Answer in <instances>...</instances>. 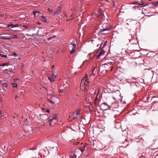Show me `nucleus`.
Returning a JSON list of instances; mask_svg holds the SVG:
<instances>
[{
    "label": "nucleus",
    "instance_id": "obj_19",
    "mask_svg": "<svg viewBox=\"0 0 158 158\" xmlns=\"http://www.w3.org/2000/svg\"><path fill=\"white\" fill-rule=\"evenodd\" d=\"M18 36L16 35H12L10 34V39L13 38H16L18 39Z\"/></svg>",
    "mask_w": 158,
    "mask_h": 158
},
{
    "label": "nucleus",
    "instance_id": "obj_1",
    "mask_svg": "<svg viewBox=\"0 0 158 158\" xmlns=\"http://www.w3.org/2000/svg\"><path fill=\"white\" fill-rule=\"evenodd\" d=\"M69 51L71 54H73L76 49V45L75 42L73 41L70 45L69 47Z\"/></svg>",
    "mask_w": 158,
    "mask_h": 158
},
{
    "label": "nucleus",
    "instance_id": "obj_5",
    "mask_svg": "<svg viewBox=\"0 0 158 158\" xmlns=\"http://www.w3.org/2000/svg\"><path fill=\"white\" fill-rule=\"evenodd\" d=\"M56 77V75H54V73H52V75L48 77V79L51 82H53L55 81Z\"/></svg>",
    "mask_w": 158,
    "mask_h": 158
},
{
    "label": "nucleus",
    "instance_id": "obj_32",
    "mask_svg": "<svg viewBox=\"0 0 158 158\" xmlns=\"http://www.w3.org/2000/svg\"><path fill=\"white\" fill-rule=\"evenodd\" d=\"M1 56L2 57H5V58H7V56L6 55H1Z\"/></svg>",
    "mask_w": 158,
    "mask_h": 158
},
{
    "label": "nucleus",
    "instance_id": "obj_8",
    "mask_svg": "<svg viewBox=\"0 0 158 158\" xmlns=\"http://www.w3.org/2000/svg\"><path fill=\"white\" fill-rule=\"evenodd\" d=\"M132 3L135 4L139 5H140V7H143V6H145V5H144L143 3V2H141L140 3H139V2L138 1L134 2H133Z\"/></svg>",
    "mask_w": 158,
    "mask_h": 158
},
{
    "label": "nucleus",
    "instance_id": "obj_2",
    "mask_svg": "<svg viewBox=\"0 0 158 158\" xmlns=\"http://www.w3.org/2000/svg\"><path fill=\"white\" fill-rule=\"evenodd\" d=\"M19 78L15 79L13 82L10 83V85H11L14 88L17 87V84L19 83Z\"/></svg>",
    "mask_w": 158,
    "mask_h": 158
},
{
    "label": "nucleus",
    "instance_id": "obj_35",
    "mask_svg": "<svg viewBox=\"0 0 158 158\" xmlns=\"http://www.w3.org/2000/svg\"><path fill=\"white\" fill-rule=\"evenodd\" d=\"M86 147V145H83V147H81L82 148L84 149V150H85V148Z\"/></svg>",
    "mask_w": 158,
    "mask_h": 158
},
{
    "label": "nucleus",
    "instance_id": "obj_51",
    "mask_svg": "<svg viewBox=\"0 0 158 158\" xmlns=\"http://www.w3.org/2000/svg\"><path fill=\"white\" fill-rule=\"evenodd\" d=\"M2 114V111L0 110V115L1 114Z\"/></svg>",
    "mask_w": 158,
    "mask_h": 158
},
{
    "label": "nucleus",
    "instance_id": "obj_24",
    "mask_svg": "<svg viewBox=\"0 0 158 158\" xmlns=\"http://www.w3.org/2000/svg\"><path fill=\"white\" fill-rule=\"evenodd\" d=\"M57 121V120H52V124H54L56 123Z\"/></svg>",
    "mask_w": 158,
    "mask_h": 158
},
{
    "label": "nucleus",
    "instance_id": "obj_42",
    "mask_svg": "<svg viewBox=\"0 0 158 158\" xmlns=\"http://www.w3.org/2000/svg\"><path fill=\"white\" fill-rule=\"evenodd\" d=\"M129 38H131L132 37V35L131 34H130L129 35Z\"/></svg>",
    "mask_w": 158,
    "mask_h": 158
},
{
    "label": "nucleus",
    "instance_id": "obj_61",
    "mask_svg": "<svg viewBox=\"0 0 158 158\" xmlns=\"http://www.w3.org/2000/svg\"><path fill=\"white\" fill-rule=\"evenodd\" d=\"M54 66V65L52 66V68L53 69V68Z\"/></svg>",
    "mask_w": 158,
    "mask_h": 158
},
{
    "label": "nucleus",
    "instance_id": "obj_9",
    "mask_svg": "<svg viewBox=\"0 0 158 158\" xmlns=\"http://www.w3.org/2000/svg\"><path fill=\"white\" fill-rule=\"evenodd\" d=\"M52 117L51 118H50V119L51 120H58V117L57 116V115L56 114H54L52 115Z\"/></svg>",
    "mask_w": 158,
    "mask_h": 158
},
{
    "label": "nucleus",
    "instance_id": "obj_60",
    "mask_svg": "<svg viewBox=\"0 0 158 158\" xmlns=\"http://www.w3.org/2000/svg\"><path fill=\"white\" fill-rule=\"evenodd\" d=\"M81 68V67H79L77 68V69H80V68Z\"/></svg>",
    "mask_w": 158,
    "mask_h": 158
},
{
    "label": "nucleus",
    "instance_id": "obj_63",
    "mask_svg": "<svg viewBox=\"0 0 158 158\" xmlns=\"http://www.w3.org/2000/svg\"><path fill=\"white\" fill-rule=\"evenodd\" d=\"M13 117L14 118H15V116H13Z\"/></svg>",
    "mask_w": 158,
    "mask_h": 158
},
{
    "label": "nucleus",
    "instance_id": "obj_17",
    "mask_svg": "<svg viewBox=\"0 0 158 158\" xmlns=\"http://www.w3.org/2000/svg\"><path fill=\"white\" fill-rule=\"evenodd\" d=\"M48 123L49 124V126H52V125H53V124H52V120H51L49 118H48Z\"/></svg>",
    "mask_w": 158,
    "mask_h": 158
},
{
    "label": "nucleus",
    "instance_id": "obj_4",
    "mask_svg": "<svg viewBox=\"0 0 158 158\" xmlns=\"http://www.w3.org/2000/svg\"><path fill=\"white\" fill-rule=\"evenodd\" d=\"M73 115L74 116L73 117V119H77L79 116L80 115V111L78 110H77L76 112H73Z\"/></svg>",
    "mask_w": 158,
    "mask_h": 158
},
{
    "label": "nucleus",
    "instance_id": "obj_13",
    "mask_svg": "<svg viewBox=\"0 0 158 158\" xmlns=\"http://www.w3.org/2000/svg\"><path fill=\"white\" fill-rule=\"evenodd\" d=\"M99 38H98V39H92L91 40V42L93 44H96L97 43V41L99 40Z\"/></svg>",
    "mask_w": 158,
    "mask_h": 158
},
{
    "label": "nucleus",
    "instance_id": "obj_56",
    "mask_svg": "<svg viewBox=\"0 0 158 158\" xmlns=\"http://www.w3.org/2000/svg\"><path fill=\"white\" fill-rule=\"evenodd\" d=\"M120 100L121 102L122 101V98H121V99H120Z\"/></svg>",
    "mask_w": 158,
    "mask_h": 158
},
{
    "label": "nucleus",
    "instance_id": "obj_14",
    "mask_svg": "<svg viewBox=\"0 0 158 158\" xmlns=\"http://www.w3.org/2000/svg\"><path fill=\"white\" fill-rule=\"evenodd\" d=\"M121 73H122L123 72L120 71L119 70H115V71L114 73V75H116L120 74Z\"/></svg>",
    "mask_w": 158,
    "mask_h": 158
},
{
    "label": "nucleus",
    "instance_id": "obj_27",
    "mask_svg": "<svg viewBox=\"0 0 158 158\" xmlns=\"http://www.w3.org/2000/svg\"><path fill=\"white\" fill-rule=\"evenodd\" d=\"M41 17H42V19H41L42 21H44V22L46 21V20L44 17L42 16Z\"/></svg>",
    "mask_w": 158,
    "mask_h": 158
},
{
    "label": "nucleus",
    "instance_id": "obj_55",
    "mask_svg": "<svg viewBox=\"0 0 158 158\" xmlns=\"http://www.w3.org/2000/svg\"><path fill=\"white\" fill-rule=\"evenodd\" d=\"M74 72V71H71V72L72 74Z\"/></svg>",
    "mask_w": 158,
    "mask_h": 158
},
{
    "label": "nucleus",
    "instance_id": "obj_50",
    "mask_svg": "<svg viewBox=\"0 0 158 158\" xmlns=\"http://www.w3.org/2000/svg\"><path fill=\"white\" fill-rule=\"evenodd\" d=\"M99 90H98V93L97 94V95L96 96H98V94H99Z\"/></svg>",
    "mask_w": 158,
    "mask_h": 158
},
{
    "label": "nucleus",
    "instance_id": "obj_64",
    "mask_svg": "<svg viewBox=\"0 0 158 158\" xmlns=\"http://www.w3.org/2000/svg\"><path fill=\"white\" fill-rule=\"evenodd\" d=\"M140 158H144V157L143 158V155H142V157H140Z\"/></svg>",
    "mask_w": 158,
    "mask_h": 158
},
{
    "label": "nucleus",
    "instance_id": "obj_11",
    "mask_svg": "<svg viewBox=\"0 0 158 158\" xmlns=\"http://www.w3.org/2000/svg\"><path fill=\"white\" fill-rule=\"evenodd\" d=\"M82 80H83V81H85L87 82L88 83H89V80L88 78V77L87 76H85L82 79Z\"/></svg>",
    "mask_w": 158,
    "mask_h": 158
},
{
    "label": "nucleus",
    "instance_id": "obj_30",
    "mask_svg": "<svg viewBox=\"0 0 158 158\" xmlns=\"http://www.w3.org/2000/svg\"><path fill=\"white\" fill-rule=\"evenodd\" d=\"M55 37V36H53V37H49L48 39H47V40H48V41H49V40H51V39H52V38H54Z\"/></svg>",
    "mask_w": 158,
    "mask_h": 158
},
{
    "label": "nucleus",
    "instance_id": "obj_26",
    "mask_svg": "<svg viewBox=\"0 0 158 158\" xmlns=\"http://www.w3.org/2000/svg\"><path fill=\"white\" fill-rule=\"evenodd\" d=\"M79 150H80V151L82 152V153H83L85 151V150H84V149L82 148H79Z\"/></svg>",
    "mask_w": 158,
    "mask_h": 158
},
{
    "label": "nucleus",
    "instance_id": "obj_58",
    "mask_svg": "<svg viewBox=\"0 0 158 158\" xmlns=\"http://www.w3.org/2000/svg\"><path fill=\"white\" fill-rule=\"evenodd\" d=\"M95 98H96V99H97L98 98V96H96V97H95Z\"/></svg>",
    "mask_w": 158,
    "mask_h": 158
},
{
    "label": "nucleus",
    "instance_id": "obj_57",
    "mask_svg": "<svg viewBox=\"0 0 158 158\" xmlns=\"http://www.w3.org/2000/svg\"><path fill=\"white\" fill-rule=\"evenodd\" d=\"M37 23L39 25H40V23L39 22H38Z\"/></svg>",
    "mask_w": 158,
    "mask_h": 158
},
{
    "label": "nucleus",
    "instance_id": "obj_41",
    "mask_svg": "<svg viewBox=\"0 0 158 158\" xmlns=\"http://www.w3.org/2000/svg\"><path fill=\"white\" fill-rule=\"evenodd\" d=\"M144 81V80L143 79H141L140 81L141 82H143Z\"/></svg>",
    "mask_w": 158,
    "mask_h": 158
},
{
    "label": "nucleus",
    "instance_id": "obj_62",
    "mask_svg": "<svg viewBox=\"0 0 158 158\" xmlns=\"http://www.w3.org/2000/svg\"><path fill=\"white\" fill-rule=\"evenodd\" d=\"M8 27H10V24H8Z\"/></svg>",
    "mask_w": 158,
    "mask_h": 158
},
{
    "label": "nucleus",
    "instance_id": "obj_23",
    "mask_svg": "<svg viewBox=\"0 0 158 158\" xmlns=\"http://www.w3.org/2000/svg\"><path fill=\"white\" fill-rule=\"evenodd\" d=\"M2 84L3 86L4 87H6L7 86V84L6 83H3Z\"/></svg>",
    "mask_w": 158,
    "mask_h": 158
},
{
    "label": "nucleus",
    "instance_id": "obj_16",
    "mask_svg": "<svg viewBox=\"0 0 158 158\" xmlns=\"http://www.w3.org/2000/svg\"><path fill=\"white\" fill-rule=\"evenodd\" d=\"M10 29L14 27H18L19 25L18 24H11L10 23Z\"/></svg>",
    "mask_w": 158,
    "mask_h": 158
},
{
    "label": "nucleus",
    "instance_id": "obj_46",
    "mask_svg": "<svg viewBox=\"0 0 158 158\" xmlns=\"http://www.w3.org/2000/svg\"><path fill=\"white\" fill-rule=\"evenodd\" d=\"M51 96L53 97L51 98H52H52H54H54H56L57 99V98H56V97H54L53 96V95H51Z\"/></svg>",
    "mask_w": 158,
    "mask_h": 158
},
{
    "label": "nucleus",
    "instance_id": "obj_39",
    "mask_svg": "<svg viewBox=\"0 0 158 158\" xmlns=\"http://www.w3.org/2000/svg\"><path fill=\"white\" fill-rule=\"evenodd\" d=\"M101 106L102 107H101V108L103 109H107V108H105V107L103 106Z\"/></svg>",
    "mask_w": 158,
    "mask_h": 158
},
{
    "label": "nucleus",
    "instance_id": "obj_52",
    "mask_svg": "<svg viewBox=\"0 0 158 158\" xmlns=\"http://www.w3.org/2000/svg\"><path fill=\"white\" fill-rule=\"evenodd\" d=\"M10 74H13L12 73H13V72H12V71H10Z\"/></svg>",
    "mask_w": 158,
    "mask_h": 158
},
{
    "label": "nucleus",
    "instance_id": "obj_3",
    "mask_svg": "<svg viewBox=\"0 0 158 158\" xmlns=\"http://www.w3.org/2000/svg\"><path fill=\"white\" fill-rule=\"evenodd\" d=\"M110 29L109 28H107V27H106L105 28H103V29H100V31L98 33V34L99 35H101L102 34H107V32L106 33H102V32L106 31H109Z\"/></svg>",
    "mask_w": 158,
    "mask_h": 158
},
{
    "label": "nucleus",
    "instance_id": "obj_48",
    "mask_svg": "<svg viewBox=\"0 0 158 158\" xmlns=\"http://www.w3.org/2000/svg\"><path fill=\"white\" fill-rule=\"evenodd\" d=\"M65 82L67 84H68V83H69V81H66Z\"/></svg>",
    "mask_w": 158,
    "mask_h": 158
},
{
    "label": "nucleus",
    "instance_id": "obj_6",
    "mask_svg": "<svg viewBox=\"0 0 158 158\" xmlns=\"http://www.w3.org/2000/svg\"><path fill=\"white\" fill-rule=\"evenodd\" d=\"M105 52L102 49H101L100 52L97 56V58L99 59L102 56L105 55Z\"/></svg>",
    "mask_w": 158,
    "mask_h": 158
},
{
    "label": "nucleus",
    "instance_id": "obj_12",
    "mask_svg": "<svg viewBox=\"0 0 158 158\" xmlns=\"http://www.w3.org/2000/svg\"><path fill=\"white\" fill-rule=\"evenodd\" d=\"M12 55H10V56H13V58H15V57H17L18 56V54L14 52L13 53H11Z\"/></svg>",
    "mask_w": 158,
    "mask_h": 158
},
{
    "label": "nucleus",
    "instance_id": "obj_22",
    "mask_svg": "<svg viewBox=\"0 0 158 158\" xmlns=\"http://www.w3.org/2000/svg\"><path fill=\"white\" fill-rule=\"evenodd\" d=\"M9 65V63H3L2 64H1V66H8Z\"/></svg>",
    "mask_w": 158,
    "mask_h": 158
},
{
    "label": "nucleus",
    "instance_id": "obj_40",
    "mask_svg": "<svg viewBox=\"0 0 158 158\" xmlns=\"http://www.w3.org/2000/svg\"><path fill=\"white\" fill-rule=\"evenodd\" d=\"M48 10H49V11H50V12L51 11H52L53 10L52 9H50V8H48Z\"/></svg>",
    "mask_w": 158,
    "mask_h": 158
},
{
    "label": "nucleus",
    "instance_id": "obj_7",
    "mask_svg": "<svg viewBox=\"0 0 158 158\" xmlns=\"http://www.w3.org/2000/svg\"><path fill=\"white\" fill-rule=\"evenodd\" d=\"M152 108H153L154 110H156L158 108V103L157 102H154L151 106Z\"/></svg>",
    "mask_w": 158,
    "mask_h": 158
},
{
    "label": "nucleus",
    "instance_id": "obj_34",
    "mask_svg": "<svg viewBox=\"0 0 158 158\" xmlns=\"http://www.w3.org/2000/svg\"><path fill=\"white\" fill-rule=\"evenodd\" d=\"M40 13V12L39 11H38L35 12V13H34V16L35 17L36 16V14H37V13Z\"/></svg>",
    "mask_w": 158,
    "mask_h": 158
},
{
    "label": "nucleus",
    "instance_id": "obj_59",
    "mask_svg": "<svg viewBox=\"0 0 158 158\" xmlns=\"http://www.w3.org/2000/svg\"><path fill=\"white\" fill-rule=\"evenodd\" d=\"M73 15H71V17H70V18H72V17H73Z\"/></svg>",
    "mask_w": 158,
    "mask_h": 158
},
{
    "label": "nucleus",
    "instance_id": "obj_37",
    "mask_svg": "<svg viewBox=\"0 0 158 158\" xmlns=\"http://www.w3.org/2000/svg\"><path fill=\"white\" fill-rule=\"evenodd\" d=\"M104 71H105V72H106L107 71V70H101V73L103 72Z\"/></svg>",
    "mask_w": 158,
    "mask_h": 158
},
{
    "label": "nucleus",
    "instance_id": "obj_10",
    "mask_svg": "<svg viewBox=\"0 0 158 158\" xmlns=\"http://www.w3.org/2000/svg\"><path fill=\"white\" fill-rule=\"evenodd\" d=\"M9 146L8 145H6L4 146V151L6 152H8L9 151L8 149H10V148H9Z\"/></svg>",
    "mask_w": 158,
    "mask_h": 158
},
{
    "label": "nucleus",
    "instance_id": "obj_28",
    "mask_svg": "<svg viewBox=\"0 0 158 158\" xmlns=\"http://www.w3.org/2000/svg\"><path fill=\"white\" fill-rule=\"evenodd\" d=\"M156 71H154L155 72V74L157 75L158 76V70H155Z\"/></svg>",
    "mask_w": 158,
    "mask_h": 158
},
{
    "label": "nucleus",
    "instance_id": "obj_31",
    "mask_svg": "<svg viewBox=\"0 0 158 158\" xmlns=\"http://www.w3.org/2000/svg\"><path fill=\"white\" fill-rule=\"evenodd\" d=\"M74 156H75V158H77V156H76V155H74ZM69 158H74V157L73 156H69Z\"/></svg>",
    "mask_w": 158,
    "mask_h": 158
},
{
    "label": "nucleus",
    "instance_id": "obj_54",
    "mask_svg": "<svg viewBox=\"0 0 158 158\" xmlns=\"http://www.w3.org/2000/svg\"><path fill=\"white\" fill-rule=\"evenodd\" d=\"M126 103V102L125 101H124L123 102V104H125Z\"/></svg>",
    "mask_w": 158,
    "mask_h": 158
},
{
    "label": "nucleus",
    "instance_id": "obj_20",
    "mask_svg": "<svg viewBox=\"0 0 158 158\" xmlns=\"http://www.w3.org/2000/svg\"><path fill=\"white\" fill-rule=\"evenodd\" d=\"M108 107L107 108V109H102L101 107H100V110H110V108L111 107V106H109L108 105Z\"/></svg>",
    "mask_w": 158,
    "mask_h": 158
},
{
    "label": "nucleus",
    "instance_id": "obj_15",
    "mask_svg": "<svg viewBox=\"0 0 158 158\" xmlns=\"http://www.w3.org/2000/svg\"><path fill=\"white\" fill-rule=\"evenodd\" d=\"M150 4H152L154 6H158V1L156 2H153L150 3Z\"/></svg>",
    "mask_w": 158,
    "mask_h": 158
},
{
    "label": "nucleus",
    "instance_id": "obj_29",
    "mask_svg": "<svg viewBox=\"0 0 158 158\" xmlns=\"http://www.w3.org/2000/svg\"><path fill=\"white\" fill-rule=\"evenodd\" d=\"M86 82V81H83V80H82L81 84H82V85H85Z\"/></svg>",
    "mask_w": 158,
    "mask_h": 158
},
{
    "label": "nucleus",
    "instance_id": "obj_45",
    "mask_svg": "<svg viewBox=\"0 0 158 158\" xmlns=\"http://www.w3.org/2000/svg\"><path fill=\"white\" fill-rule=\"evenodd\" d=\"M123 132H126V133H127V131H126V130L125 129L123 131Z\"/></svg>",
    "mask_w": 158,
    "mask_h": 158
},
{
    "label": "nucleus",
    "instance_id": "obj_18",
    "mask_svg": "<svg viewBox=\"0 0 158 158\" xmlns=\"http://www.w3.org/2000/svg\"><path fill=\"white\" fill-rule=\"evenodd\" d=\"M61 10V9L60 7H59L56 10L54 14L59 13Z\"/></svg>",
    "mask_w": 158,
    "mask_h": 158
},
{
    "label": "nucleus",
    "instance_id": "obj_49",
    "mask_svg": "<svg viewBox=\"0 0 158 158\" xmlns=\"http://www.w3.org/2000/svg\"><path fill=\"white\" fill-rule=\"evenodd\" d=\"M85 87V89L86 90H88V88L87 87Z\"/></svg>",
    "mask_w": 158,
    "mask_h": 158
},
{
    "label": "nucleus",
    "instance_id": "obj_25",
    "mask_svg": "<svg viewBox=\"0 0 158 158\" xmlns=\"http://www.w3.org/2000/svg\"><path fill=\"white\" fill-rule=\"evenodd\" d=\"M103 105H104L105 106H108V105L105 102H102L101 104V106H103ZM100 107H101V106Z\"/></svg>",
    "mask_w": 158,
    "mask_h": 158
},
{
    "label": "nucleus",
    "instance_id": "obj_47",
    "mask_svg": "<svg viewBox=\"0 0 158 158\" xmlns=\"http://www.w3.org/2000/svg\"><path fill=\"white\" fill-rule=\"evenodd\" d=\"M130 112H128V113H127L126 114H125V116H127V115L129 113H130Z\"/></svg>",
    "mask_w": 158,
    "mask_h": 158
},
{
    "label": "nucleus",
    "instance_id": "obj_53",
    "mask_svg": "<svg viewBox=\"0 0 158 158\" xmlns=\"http://www.w3.org/2000/svg\"><path fill=\"white\" fill-rule=\"evenodd\" d=\"M113 98L114 99V100H115V99H116L115 98V97H113V98Z\"/></svg>",
    "mask_w": 158,
    "mask_h": 158
},
{
    "label": "nucleus",
    "instance_id": "obj_21",
    "mask_svg": "<svg viewBox=\"0 0 158 158\" xmlns=\"http://www.w3.org/2000/svg\"><path fill=\"white\" fill-rule=\"evenodd\" d=\"M48 101L51 104V105H52V104H55V102L53 101L52 100L50 99H48Z\"/></svg>",
    "mask_w": 158,
    "mask_h": 158
},
{
    "label": "nucleus",
    "instance_id": "obj_44",
    "mask_svg": "<svg viewBox=\"0 0 158 158\" xmlns=\"http://www.w3.org/2000/svg\"><path fill=\"white\" fill-rule=\"evenodd\" d=\"M86 87H88L89 86V84L88 83H87L85 84Z\"/></svg>",
    "mask_w": 158,
    "mask_h": 158
},
{
    "label": "nucleus",
    "instance_id": "obj_38",
    "mask_svg": "<svg viewBox=\"0 0 158 158\" xmlns=\"http://www.w3.org/2000/svg\"><path fill=\"white\" fill-rule=\"evenodd\" d=\"M107 43V41H106L104 43V46H105L106 45V44Z\"/></svg>",
    "mask_w": 158,
    "mask_h": 158
},
{
    "label": "nucleus",
    "instance_id": "obj_36",
    "mask_svg": "<svg viewBox=\"0 0 158 158\" xmlns=\"http://www.w3.org/2000/svg\"><path fill=\"white\" fill-rule=\"evenodd\" d=\"M28 122H29V121H28ZM24 123H28V122L27 119H25L24 121Z\"/></svg>",
    "mask_w": 158,
    "mask_h": 158
},
{
    "label": "nucleus",
    "instance_id": "obj_43",
    "mask_svg": "<svg viewBox=\"0 0 158 158\" xmlns=\"http://www.w3.org/2000/svg\"><path fill=\"white\" fill-rule=\"evenodd\" d=\"M114 103H117V104H118V101H116V102H113V103H112V104Z\"/></svg>",
    "mask_w": 158,
    "mask_h": 158
},
{
    "label": "nucleus",
    "instance_id": "obj_33",
    "mask_svg": "<svg viewBox=\"0 0 158 158\" xmlns=\"http://www.w3.org/2000/svg\"><path fill=\"white\" fill-rule=\"evenodd\" d=\"M45 111L48 113H49L50 112V110L49 109H46Z\"/></svg>",
    "mask_w": 158,
    "mask_h": 158
}]
</instances>
